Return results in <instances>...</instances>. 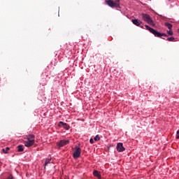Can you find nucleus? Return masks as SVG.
Segmentation results:
<instances>
[{
    "mask_svg": "<svg viewBox=\"0 0 179 179\" xmlns=\"http://www.w3.org/2000/svg\"><path fill=\"white\" fill-rule=\"evenodd\" d=\"M145 27L146 30H149V31L150 33H152V34H154V36H155V37H159L160 38H162V37H163V36L164 37H167V34L160 33V32L156 31V29L149 27V25H145Z\"/></svg>",
    "mask_w": 179,
    "mask_h": 179,
    "instance_id": "1",
    "label": "nucleus"
},
{
    "mask_svg": "<svg viewBox=\"0 0 179 179\" xmlns=\"http://www.w3.org/2000/svg\"><path fill=\"white\" fill-rule=\"evenodd\" d=\"M34 138H36L34 135L29 134L27 137V141H24V146H26L27 148H30L31 146H33V145H34V143L36 142Z\"/></svg>",
    "mask_w": 179,
    "mask_h": 179,
    "instance_id": "2",
    "label": "nucleus"
},
{
    "mask_svg": "<svg viewBox=\"0 0 179 179\" xmlns=\"http://www.w3.org/2000/svg\"><path fill=\"white\" fill-rule=\"evenodd\" d=\"M141 16L144 22H146V23H148V24H150V26H155L153 20H152V17H150V15L146 13H142Z\"/></svg>",
    "mask_w": 179,
    "mask_h": 179,
    "instance_id": "3",
    "label": "nucleus"
},
{
    "mask_svg": "<svg viewBox=\"0 0 179 179\" xmlns=\"http://www.w3.org/2000/svg\"><path fill=\"white\" fill-rule=\"evenodd\" d=\"M81 152H82V150L80 149V147H79V145H76V150L73 154V157L74 159H79V157H80Z\"/></svg>",
    "mask_w": 179,
    "mask_h": 179,
    "instance_id": "4",
    "label": "nucleus"
},
{
    "mask_svg": "<svg viewBox=\"0 0 179 179\" xmlns=\"http://www.w3.org/2000/svg\"><path fill=\"white\" fill-rule=\"evenodd\" d=\"M106 3L108 4L110 8H120V3L114 2L113 0H106Z\"/></svg>",
    "mask_w": 179,
    "mask_h": 179,
    "instance_id": "5",
    "label": "nucleus"
},
{
    "mask_svg": "<svg viewBox=\"0 0 179 179\" xmlns=\"http://www.w3.org/2000/svg\"><path fill=\"white\" fill-rule=\"evenodd\" d=\"M131 22L136 26H138V27H141V29H143V25H142V21H141L138 19H134V20H131Z\"/></svg>",
    "mask_w": 179,
    "mask_h": 179,
    "instance_id": "6",
    "label": "nucleus"
},
{
    "mask_svg": "<svg viewBox=\"0 0 179 179\" xmlns=\"http://www.w3.org/2000/svg\"><path fill=\"white\" fill-rule=\"evenodd\" d=\"M68 143H69V140H61L59 143H58V146L59 148H62L66 145H68Z\"/></svg>",
    "mask_w": 179,
    "mask_h": 179,
    "instance_id": "7",
    "label": "nucleus"
},
{
    "mask_svg": "<svg viewBox=\"0 0 179 179\" xmlns=\"http://www.w3.org/2000/svg\"><path fill=\"white\" fill-rule=\"evenodd\" d=\"M116 149L117 152H124V150H125V148H124L122 143H118Z\"/></svg>",
    "mask_w": 179,
    "mask_h": 179,
    "instance_id": "8",
    "label": "nucleus"
},
{
    "mask_svg": "<svg viewBox=\"0 0 179 179\" xmlns=\"http://www.w3.org/2000/svg\"><path fill=\"white\" fill-rule=\"evenodd\" d=\"M59 125L60 127L62 126L66 130L69 129V125H68L66 123H64V122H59Z\"/></svg>",
    "mask_w": 179,
    "mask_h": 179,
    "instance_id": "9",
    "label": "nucleus"
},
{
    "mask_svg": "<svg viewBox=\"0 0 179 179\" xmlns=\"http://www.w3.org/2000/svg\"><path fill=\"white\" fill-rule=\"evenodd\" d=\"M93 175L94 176V177H97V178L99 179L101 178V175H100V172H99L98 171H94L93 172Z\"/></svg>",
    "mask_w": 179,
    "mask_h": 179,
    "instance_id": "10",
    "label": "nucleus"
},
{
    "mask_svg": "<svg viewBox=\"0 0 179 179\" xmlns=\"http://www.w3.org/2000/svg\"><path fill=\"white\" fill-rule=\"evenodd\" d=\"M165 26H166V27H168V29H169V30H171V29L173 27V24H171L169 22H165Z\"/></svg>",
    "mask_w": 179,
    "mask_h": 179,
    "instance_id": "11",
    "label": "nucleus"
},
{
    "mask_svg": "<svg viewBox=\"0 0 179 179\" xmlns=\"http://www.w3.org/2000/svg\"><path fill=\"white\" fill-rule=\"evenodd\" d=\"M17 149H18V152H23V150H24V149L23 148V145H18Z\"/></svg>",
    "mask_w": 179,
    "mask_h": 179,
    "instance_id": "12",
    "label": "nucleus"
},
{
    "mask_svg": "<svg viewBox=\"0 0 179 179\" xmlns=\"http://www.w3.org/2000/svg\"><path fill=\"white\" fill-rule=\"evenodd\" d=\"M50 162H51V159H48L45 160V164H44L45 169L46 166H48V164H50Z\"/></svg>",
    "mask_w": 179,
    "mask_h": 179,
    "instance_id": "13",
    "label": "nucleus"
},
{
    "mask_svg": "<svg viewBox=\"0 0 179 179\" xmlns=\"http://www.w3.org/2000/svg\"><path fill=\"white\" fill-rule=\"evenodd\" d=\"M10 148L9 147H6V148L3 149V153H8V150H10Z\"/></svg>",
    "mask_w": 179,
    "mask_h": 179,
    "instance_id": "14",
    "label": "nucleus"
},
{
    "mask_svg": "<svg viewBox=\"0 0 179 179\" xmlns=\"http://www.w3.org/2000/svg\"><path fill=\"white\" fill-rule=\"evenodd\" d=\"M94 141H100V136L99 135H96L94 137Z\"/></svg>",
    "mask_w": 179,
    "mask_h": 179,
    "instance_id": "15",
    "label": "nucleus"
},
{
    "mask_svg": "<svg viewBox=\"0 0 179 179\" xmlns=\"http://www.w3.org/2000/svg\"><path fill=\"white\" fill-rule=\"evenodd\" d=\"M166 40H167V41H174V37H173V36L169 37Z\"/></svg>",
    "mask_w": 179,
    "mask_h": 179,
    "instance_id": "16",
    "label": "nucleus"
},
{
    "mask_svg": "<svg viewBox=\"0 0 179 179\" xmlns=\"http://www.w3.org/2000/svg\"><path fill=\"white\" fill-rule=\"evenodd\" d=\"M167 33L169 36H173V31L171 29H169L167 31Z\"/></svg>",
    "mask_w": 179,
    "mask_h": 179,
    "instance_id": "17",
    "label": "nucleus"
},
{
    "mask_svg": "<svg viewBox=\"0 0 179 179\" xmlns=\"http://www.w3.org/2000/svg\"><path fill=\"white\" fill-rule=\"evenodd\" d=\"M6 179H13V176L10 175Z\"/></svg>",
    "mask_w": 179,
    "mask_h": 179,
    "instance_id": "18",
    "label": "nucleus"
},
{
    "mask_svg": "<svg viewBox=\"0 0 179 179\" xmlns=\"http://www.w3.org/2000/svg\"><path fill=\"white\" fill-rule=\"evenodd\" d=\"M176 139H179V130L177 131Z\"/></svg>",
    "mask_w": 179,
    "mask_h": 179,
    "instance_id": "19",
    "label": "nucleus"
},
{
    "mask_svg": "<svg viewBox=\"0 0 179 179\" xmlns=\"http://www.w3.org/2000/svg\"><path fill=\"white\" fill-rule=\"evenodd\" d=\"M90 143H94V140L93 138H90Z\"/></svg>",
    "mask_w": 179,
    "mask_h": 179,
    "instance_id": "20",
    "label": "nucleus"
},
{
    "mask_svg": "<svg viewBox=\"0 0 179 179\" xmlns=\"http://www.w3.org/2000/svg\"><path fill=\"white\" fill-rule=\"evenodd\" d=\"M115 2H117V3H120V0H115Z\"/></svg>",
    "mask_w": 179,
    "mask_h": 179,
    "instance_id": "21",
    "label": "nucleus"
},
{
    "mask_svg": "<svg viewBox=\"0 0 179 179\" xmlns=\"http://www.w3.org/2000/svg\"><path fill=\"white\" fill-rule=\"evenodd\" d=\"M169 1H171V0H169Z\"/></svg>",
    "mask_w": 179,
    "mask_h": 179,
    "instance_id": "22",
    "label": "nucleus"
}]
</instances>
